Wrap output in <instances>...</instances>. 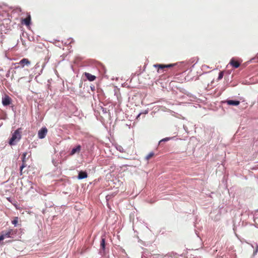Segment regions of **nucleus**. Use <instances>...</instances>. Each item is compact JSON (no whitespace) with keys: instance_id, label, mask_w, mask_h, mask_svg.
<instances>
[{"instance_id":"obj_1","label":"nucleus","mask_w":258,"mask_h":258,"mask_svg":"<svg viewBox=\"0 0 258 258\" xmlns=\"http://www.w3.org/2000/svg\"><path fill=\"white\" fill-rule=\"evenodd\" d=\"M20 128L16 130L13 134L12 137L9 140V144L10 145H14L18 142L21 138V132Z\"/></svg>"},{"instance_id":"obj_2","label":"nucleus","mask_w":258,"mask_h":258,"mask_svg":"<svg viewBox=\"0 0 258 258\" xmlns=\"http://www.w3.org/2000/svg\"><path fill=\"white\" fill-rule=\"evenodd\" d=\"M31 63V61L28 58H24L19 62L14 63V65L15 66V69H17L20 68H23L25 67H29Z\"/></svg>"},{"instance_id":"obj_3","label":"nucleus","mask_w":258,"mask_h":258,"mask_svg":"<svg viewBox=\"0 0 258 258\" xmlns=\"http://www.w3.org/2000/svg\"><path fill=\"white\" fill-rule=\"evenodd\" d=\"M16 231L13 229H10L7 231H3L1 235L4 237V239L6 238H11L12 236L16 234Z\"/></svg>"},{"instance_id":"obj_4","label":"nucleus","mask_w":258,"mask_h":258,"mask_svg":"<svg viewBox=\"0 0 258 258\" xmlns=\"http://www.w3.org/2000/svg\"><path fill=\"white\" fill-rule=\"evenodd\" d=\"M176 64L175 63H173V64H154V67L155 68H158V70H157V72L160 73H161L160 72V71L165 69V68H170L174 66H175Z\"/></svg>"},{"instance_id":"obj_5","label":"nucleus","mask_w":258,"mask_h":258,"mask_svg":"<svg viewBox=\"0 0 258 258\" xmlns=\"http://www.w3.org/2000/svg\"><path fill=\"white\" fill-rule=\"evenodd\" d=\"M47 129L45 127H42L38 132V138L41 139L44 138L47 134Z\"/></svg>"},{"instance_id":"obj_6","label":"nucleus","mask_w":258,"mask_h":258,"mask_svg":"<svg viewBox=\"0 0 258 258\" xmlns=\"http://www.w3.org/2000/svg\"><path fill=\"white\" fill-rule=\"evenodd\" d=\"M11 98L8 95H6L2 99V103L4 106H7L11 104Z\"/></svg>"},{"instance_id":"obj_7","label":"nucleus","mask_w":258,"mask_h":258,"mask_svg":"<svg viewBox=\"0 0 258 258\" xmlns=\"http://www.w3.org/2000/svg\"><path fill=\"white\" fill-rule=\"evenodd\" d=\"M22 23L24 24L26 26H29L31 23V16L28 15L26 18L22 19Z\"/></svg>"},{"instance_id":"obj_8","label":"nucleus","mask_w":258,"mask_h":258,"mask_svg":"<svg viewBox=\"0 0 258 258\" xmlns=\"http://www.w3.org/2000/svg\"><path fill=\"white\" fill-rule=\"evenodd\" d=\"M81 146L80 145L77 146L76 147L73 148L72 150V151L70 153V155H73L77 153H79L81 151Z\"/></svg>"},{"instance_id":"obj_9","label":"nucleus","mask_w":258,"mask_h":258,"mask_svg":"<svg viewBox=\"0 0 258 258\" xmlns=\"http://www.w3.org/2000/svg\"><path fill=\"white\" fill-rule=\"evenodd\" d=\"M229 63L234 68H238L240 66V63L234 58L231 59Z\"/></svg>"},{"instance_id":"obj_10","label":"nucleus","mask_w":258,"mask_h":258,"mask_svg":"<svg viewBox=\"0 0 258 258\" xmlns=\"http://www.w3.org/2000/svg\"><path fill=\"white\" fill-rule=\"evenodd\" d=\"M226 103L229 105L237 106L240 104V101L237 100H228L226 101Z\"/></svg>"},{"instance_id":"obj_11","label":"nucleus","mask_w":258,"mask_h":258,"mask_svg":"<svg viewBox=\"0 0 258 258\" xmlns=\"http://www.w3.org/2000/svg\"><path fill=\"white\" fill-rule=\"evenodd\" d=\"M85 76L90 81H93L96 79V77L89 73H85Z\"/></svg>"},{"instance_id":"obj_12","label":"nucleus","mask_w":258,"mask_h":258,"mask_svg":"<svg viewBox=\"0 0 258 258\" xmlns=\"http://www.w3.org/2000/svg\"><path fill=\"white\" fill-rule=\"evenodd\" d=\"M87 173L84 171H80L78 176V179H82L87 177Z\"/></svg>"},{"instance_id":"obj_13","label":"nucleus","mask_w":258,"mask_h":258,"mask_svg":"<svg viewBox=\"0 0 258 258\" xmlns=\"http://www.w3.org/2000/svg\"><path fill=\"white\" fill-rule=\"evenodd\" d=\"M154 156V153L153 152H150L145 157V159L147 161L149 160L151 158H152Z\"/></svg>"},{"instance_id":"obj_14","label":"nucleus","mask_w":258,"mask_h":258,"mask_svg":"<svg viewBox=\"0 0 258 258\" xmlns=\"http://www.w3.org/2000/svg\"><path fill=\"white\" fill-rule=\"evenodd\" d=\"M100 246H101V247L103 249H105V238H102L101 239V243H100Z\"/></svg>"},{"instance_id":"obj_15","label":"nucleus","mask_w":258,"mask_h":258,"mask_svg":"<svg viewBox=\"0 0 258 258\" xmlns=\"http://www.w3.org/2000/svg\"><path fill=\"white\" fill-rule=\"evenodd\" d=\"M26 165H26V162H22V165L20 167V174L21 175H22V174H23V173H22L23 169L24 168H25L26 166Z\"/></svg>"},{"instance_id":"obj_16","label":"nucleus","mask_w":258,"mask_h":258,"mask_svg":"<svg viewBox=\"0 0 258 258\" xmlns=\"http://www.w3.org/2000/svg\"><path fill=\"white\" fill-rule=\"evenodd\" d=\"M18 222V217H14L13 220L12 221V223L13 224L15 225L16 226Z\"/></svg>"},{"instance_id":"obj_17","label":"nucleus","mask_w":258,"mask_h":258,"mask_svg":"<svg viewBox=\"0 0 258 258\" xmlns=\"http://www.w3.org/2000/svg\"><path fill=\"white\" fill-rule=\"evenodd\" d=\"M27 152H25L22 155V162H26V156H27Z\"/></svg>"},{"instance_id":"obj_18","label":"nucleus","mask_w":258,"mask_h":258,"mask_svg":"<svg viewBox=\"0 0 258 258\" xmlns=\"http://www.w3.org/2000/svg\"><path fill=\"white\" fill-rule=\"evenodd\" d=\"M223 75H224V74H223V72H220L219 74V76H218V80L222 79V78L223 77Z\"/></svg>"},{"instance_id":"obj_19","label":"nucleus","mask_w":258,"mask_h":258,"mask_svg":"<svg viewBox=\"0 0 258 258\" xmlns=\"http://www.w3.org/2000/svg\"><path fill=\"white\" fill-rule=\"evenodd\" d=\"M169 140V139L168 138H164V139H162V140H161L160 142H162L163 141H167Z\"/></svg>"}]
</instances>
